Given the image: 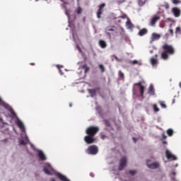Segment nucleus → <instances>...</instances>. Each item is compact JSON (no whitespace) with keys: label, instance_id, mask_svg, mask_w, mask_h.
Masks as SVG:
<instances>
[{"label":"nucleus","instance_id":"obj_25","mask_svg":"<svg viewBox=\"0 0 181 181\" xmlns=\"http://www.w3.org/2000/svg\"><path fill=\"white\" fill-rule=\"evenodd\" d=\"M175 35H181V28L180 27H177L175 28Z\"/></svg>","mask_w":181,"mask_h":181},{"label":"nucleus","instance_id":"obj_51","mask_svg":"<svg viewBox=\"0 0 181 181\" xmlns=\"http://www.w3.org/2000/svg\"><path fill=\"white\" fill-rule=\"evenodd\" d=\"M106 32H108V28H106Z\"/></svg>","mask_w":181,"mask_h":181},{"label":"nucleus","instance_id":"obj_42","mask_svg":"<svg viewBox=\"0 0 181 181\" xmlns=\"http://www.w3.org/2000/svg\"><path fill=\"white\" fill-rule=\"evenodd\" d=\"M3 141L5 142V143L8 142V139H4Z\"/></svg>","mask_w":181,"mask_h":181},{"label":"nucleus","instance_id":"obj_15","mask_svg":"<svg viewBox=\"0 0 181 181\" xmlns=\"http://www.w3.org/2000/svg\"><path fill=\"white\" fill-rule=\"evenodd\" d=\"M147 166L149 169H158V168H159V163H154L151 164L147 163Z\"/></svg>","mask_w":181,"mask_h":181},{"label":"nucleus","instance_id":"obj_10","mask_svg":"<svg viewBox=\"0 0 181 181\" xmlns=\"http://www.w3.org/2000/svg\"><path fill=\"white\" fill-rule=\"evenodd\" d=\"M160 34H158L156 33H153L151 34V42H155V40H159L160 39Z\"/></svg>","mask_w":181,"mask_h":181},{"label":"nucleus","instance_id":"obj_16","mask_svg":"<svg viewBox=\"0 0 181 181\" xmlns=\"http://www.w3.org/2000/svg\"><path fill=\"white\" fill-rule=\"evenodd\" d=\"M145 35H148V30L146 28L139 30L138 33L139 36H145Z\"/></svg>","mask_w":181,"mask_h":181},{"label":"nucleus","instance_id":"obj_23","mask_svg":"<svg viewBox=\"0 0 181 181\" xmlns=\"http://www.w3.org/2000/svg\"><path fill=\"white\" fill-rule=\"evenodd\" d=\"M17 125L20 128V129H25V125L23 124V122H22V121H21L20 119L17 121Z\"/></svg>","mask_w":181,"mask_h":181},{"label":"nucleus","instance_id":"obj_27","mask_svg":"<svg viewBox=\"0 0 181 181\" xmlns=\"http://www.w3.org/2000/svg\"><path fill=\"white\" fill-rule=\"evenodd\" d=\"M167 134H168V136H172V135H173V129H168L167 130Z\"/></svg>","mask_w":181,"mask_h":181},{"label":"nucleus","instance_id":"obj_14","mask_svg":"<svg viewBox=\"0 0 181 181\" xmlns=\"http://www.w3.org/2000/svg\"><path fill=\"white\" fill-rule=\"evenodd\" d=\"M148 94H149V95H155V88L153 87V86L152 84H151L148 87Z\"/></svg>","mask_w":181,"mask_h":181},{"label":"nucleus","instance_id":"obj_29","mask_svg":"<svg viewBox=\"0 0 181 181\" xmlns=\"http://www.w3.org/2000/svg\"><path fill=\"white\" fill-rule=\"evenodd\" d=\"M153 108L155 112H158L159 108L158 107V105L154 104V105H153Z\"/></svg>","mask_w":181,"mask_h":181},{"label":"nucleus","instance_id":"obj_32","mask_svg":"<svg viewBox=\"0 0 181 181\" xmlns=\"http://www.w3.org/2000/svg\"><path fill=\"white\" fill-rule=\"evenodd\" d=\"M173 4H174V5H177V4H180V0H172Z\"/></svg>","mask_w":181,"mask_h":181},{"label":"nucleus","instance_id":"obj_28","mask_svg":"<svg viewBox=\"0 0 181 181\" xmlns=\"http://www.w3.org/2000/svg\"><path fill=\"white\" fill-rule=\"evenodd\" d=\"M99 69L101 71V73H104V71H105V68L104 67V65L103 64H99Z\"/></svg>","mask_w":181,"mask_h":181},{"label":"nucleus","instance_id":"obj_44","mask_svg":"<svg viewBox=\"0 0 181 181\" xmlns=\"http://www.w3.org/2000/svg\"><path fill=\"white\" fill-rule=\"evenodd\" d=\"M30 66H35V63H30Z\"/></svg>","mask_w":181,"mask_h":181},{"label":"nucleus","instance_id":"obj_39","mask_svg":"<svg viewBox=\"0 0 181 181\" xmlns=\"http://www.w3.org/2000/svg\"><path fill=\"white\" fill-rule=\"evenodd\" d=\"M119 18H121L122 19H126L127 15L121 16H119Z\"/></svg>","mask_w":181,"mask_h":181},{"label":"nucleus","instance_id":"obj_48","mask_svg":"<svg viewBox=\"0 0 181 181\" xmlns=\"http://www.w3.org/2000/svg\"><path fill=\"white\" fill-rule=\"evenodd\" d=\"M72 104L71 103H69V107H72Z\"/></svg>","mask_w":181,"mask_h":181},{"label":"nucleus","instance_id":"obj_8","mask_svg":"<svg viewBox=\"0 0 181 181\" xmlns=\"http://www.w3.org/2000/svg\"><path fill=\"white\" fill-rule=\"evenodd\" d=\"M165 156H166L167 159H168V160H177V157H176L175 155L172 154V153H170L169 151V150L165 151Z\"/></svg>","mask_w":181,"mask_h":181},{"label":"nucleus","instance_id":"obj_37","mask_svg":"<svg viewBox=\"0 0 181 181\" xmlns=\"http://www.w3.org/2000/svg\"><path fill=\"white\" fill-rule=\"evenodd\" d=\"M20 145H26V142L23 140H21Z\"/></svg>","mask_w":181,"mask_h":181},{"label":"nucleus","instance_id":"obj_7","mask_svg":"<svg viewBox=\"0 0 181 181\" xmlns=\"http://www.w3.org/2000/svg\"><path fill=\"white\" fill-rule=\"evenodd\" d=\"M127 157H123L120 160V163L119 165V170H124L125 166H127Z\"/></svg>","mask_w":181,"mask_h":181},{"label":"nucleus","instance_id":"obj_21","mask_svg":"<svg viewBox=\"0 0 181 181\" xmlns=\"http://www.w3.org/2000/svg\"><path fill=\"white\" fill-rule=\"evenodd\" d=\"M81 69H83L84 71V74H87V73H88V71H90V67H88V66H87V64H83L81 66Z\"/></svg>","mask_w":181,"mask_h":181},{"label":"nucleus","instance_id":"obj_20","mask_svg":"<svg viewBox=\"0 0 181 181\" xmlns=\"http://www.w3.org/2000/svg\"><path fill=\"white\" fill-rule=\"evenodd\" d=\"M57 176L62 181H69V179H67V177L62 174L58 173Z\"/></svg>","mask_w":181,"mask_h":181},{"label":"nucleus","instance_id":"obj_41","mask_svg":"<svg viewBox=\"0 0 181 181\" xmlns=\"http://www.w3.org/2000/svg\"><path fill=\"white\" fill-rule=\"evenodd\" d=\"M162 138H163V139H166V138H168V136H166V135H165V134H163L162 135Z\"/></svg>","mask_w":181,"mask_h":181},{"label":"nucleus","instance_id":"obj_54","mask_svg":"<svg viewBox=\"0 0 181 181\" xmlns=\"http://www.w3.org/2000/svg\"><path fill=\"white\" fill-rule=\"evenodd\" d=\"M122 2H125V0H122Z\"/></svg>","mask_w":181,"mask_h":181},{"label":"nucleus","instance_id":"obj_33","mask_svg":"<svg viewBox=\"0 0 181 181\" xmlns=\"http://www.w3.org/2000/svg\"><path fill=\"white\" fill-rule=\"evenodd\" d=\"M119 76L120 77V78H124V73H122V71H119Z\"/></svg>","mask_w":181,"mask_h":181},{"label":"nucleus","instance_id":"obj_31","mask_svg":"<svg viewBox=\"0 0 181 181\" xmlns=\"http://www.w3.org/2000/svg\"><path fill=\"white\" fill-rule=\"evenodd\" d=\"M129 173H130V175H132V176H134V175H136V170H130Z\"/></svg>","mask_w":181,"mask_h":181},{"label":"nucleus","instance_id":"obj_47","mask_svg":"<svg viewBox=\"0 0 181 181\" xmlns=\"http://www.w3.org/2000/svg\"><path fill=\"white\" fill-rule=\"evenodd\" d=\"M163 144H168V142H166V141H164L163 142Z\"/></svg>","mask_w":181,"mask_h":181},{"label":"nucleus","instance_id":"obj_1","mask_svg":"<svg viewBox=\"0 0 181 181\" xmlns=\"http://www.w3.org/2000/svg\"><path fill=\"white\" fill-rule=\"evenodd\" d=\"M100 131V128L95 126H90L88 127L86 130V134L87 136H85L84 141L88 145L94 144L97 141V138L94 137L97 135V133Z\"/></svg>","mask_w":181,"mask_h":181},{"label":"nucleus","instance_id":"obj_24","mask_svg":"<svg viewBox=\"0 0 181 181\" xmlns=\"http://www.w3.org/2000/svg\"><path fill=\"white\" fill-rule=\"evenodd\" d=\"M126 25H127V28H129V29H131V28H134V25H132V23L129 20H128L126 22Z\"/></svg>","mask_w":181,"mask_h":181},{"label":"nucleus","instance_id":"obj_40","mask_svg":"<svg viewBox=\"0 0 181 181\" xmlns=\"http://www.w3.org/2000/svg\"><path fill=\"white\" fill-rule=\"evenodd\" d=\"M169 32H170L171 36H173V29H170Z\"/></svg>","mask_w":181,"mask_h":181},{"label":"nucleus","instance_id":"obj_18","mask_svg":"<svg viewBox=\"0 0 181 181\" xmlns=\"http://www.w3.org/2000/svg\"><path fill=\"white\" fill-rule=\"evenodd\" d=\"M99 46H100L102 49H105V47H107V42L103 40H99Z\"/></svg>","mask_w":181,"mask_h":181},{"label":"nucleus","instance_id":"obj_19","mask_svg":"<svg viewBox=\"0 0 181 181\" xmlns=\"http://www.w3.org/2000/svg\"><path fill=\"white\" fill-rule=\"evenodd\" d=\"M158 57V54H156V58ZM152 57L151 59V63L152 64V66H156V64H158V59Z\"/></svg>","mask_w":181,"mask_h":181},{"label":"nucleus","instance_id":"obj_53","mask_svg":"<svg viewBox=\"0 0 181 181\" xmlns=\"http://www.w3.org/2000/svg\"><path fill=\"white\" fill-rule=\"evenodd\" d=\"M139 4H141V0L139 1Z\"/></svg>","mask_w":181,"mask_h":181},{"label":"nucleus","instance_id":"obj_45","mask_svg":"<svg viewBox=\"0 0 181 181\" xmlns=\"http://www.w3.org/2000/svg\"><path fill=\"white\" fill-rule=\"evenodd\" d=\"M2 121H4V119L0 117V122H2Z\"/></svg>","mask_w":181,"mask_h":181},{"label":"nucleus","instance_id":"obj_5","mask_svg":"<svg viewBox=\"0 0 181 181\" xmlns=\"http://www.w3.org/2000/svg\"><path fill=\"white\" fill-rule=\"evenodd\" d=\"M138 86V87H139V90H140V95H141V97H142L143 98H144V93H145V86H144L143 85H142V81H139V82H138V83H134V87H135V86Z\"/></svg>","mask_w":181,"mask_h":181},{"label":"nucleus","instance_id":"obj_3","mask_svg":"<svg viewBox=\"0 0 181 181\" xmlns=\"http://www.w3.org/2000/svg\"><path fill=\"white\" fill-rule=\"evenodd\" d=\"M86 153L88 155H97L98 153V148L96 146H90L86 150Z\"/></svg>","mask_w":181,"mask_h":181},{"label":"nucleus","instance_id":"obj_6","mask_svg":"<svg viewBox=\"0 0 181 181\" xmlns=\"http://www.w3.org/2000/svg\"><path fill=\"white\" fill-rule=\"evenodd\" d=\"M98 10L97 11V18L98 19H101V15H103V12H104V8H105V4H101L100 5H99L98 6Z\"/></svg>","mask_w":181,"mask_h":181},{"label":"nucleus","instance_id":"obj_52","mask_svg":"<svg viewBox=\"0 0 181 181\" xmlns=\"http://www.w3.org/2000/svg\"><path fill=\"white\" fill-rule=\"evenodd\" d=\"M174 103H175V99H173V103L174 104Z\"/></svg>","mask_w":181,"mask_h":181},{"label":"nucleus","instance_id":"obj_36","mask_svg":"<svg viewBox=\"0 0 181 181\" xmlns=\"http://www.w3.org/2000/svg\"><path fill=\"white\" fill-rule=\"evenodd\" d=\"M164 8H165V9H169V8H170L169 4L166 3V4L164 5Z\"/></svg>","mask_w":181,"mask_h":181},{"label":"nucleus","instance_id":"obj_49","mask_svg":"<svg viewBox=\"0 0 181 181\" xmlns=\"http://www.w3.org/2000/svg\"><path fill=\"white\" fill-rule=\"evenodd\" d=\"M179 86H180V88H181V82L179 83Z\"/></svg>","mask_w":181,"mask_h":181},{"label":"nucleus","instance_id":"obj_38","mask_svg":"<svg viewBox=\"0 0 181 181\" xmlns=\"http://www.w3.org/2000/svg\"><path fill=\"white\" fill-rule=\"evenodd\" d=\"M57 68L59 69V73H60V74H63V72L62 71V69H60V66L59 65H57Z\"/></svg>","mask_w":181,"mask_h":181},{"label":"nucleus","instance_id":"obj_46","mask_svg":"<svg viewBox=\"0 0 181 181\" xmlns=\"http://www.w3.org/2000/svg\"><path fill=\"white\" fill-rule=\"evenodd\" d=\"M133 139H134V142H136V139H135V137H133Z\"/></svg>","mask_w":181,"mask_h":181},{"label":"nucleus","instance_id":"obj_26","mask_svg":"<svg viewBox=\"0 0 181 181\" xmlns=\"http://www.w3.org/2000/svg\"><path fill=\"white\" fill-rule=\"evenodd\" d=\"M158 103L160 104L161 108H166L167 106L166 104H165V102L160 100Z\"/></svg>","mask_w":181,"mask_h":181},{"label":"nucleus","instance_id":"obj_2","mask_svg":"<svg viewBox=\"0 0 181 181\" xmlns=\"http://www.w3.org/2000/svg\"><path fill=\"white\" fill-rule=\"evenodd\" d=\"M162 49L163 50L161 53V59H163V60H168L169 56L175 54V48L172 45L164 44Z\"/></svg>","mask_w":181,"mask_h":181},{"label":"nucleus","instance_id":"obj_13","mask_svg":"<svg viewBox=\"0 0 181 181\" xmlns=\"http://www.w3.org/2000/svg\"><path fill=\"white\" fill-rule=\"evenodd\" d=\"M37 153L40 160H46V159H47V158H46V155H45V153H43V151H38Z\"/></svg>","mask_w":181,"mask_h":181},{"label":"nucleus","instance_id":"obj_34","mask_svg":"<svg viewBox=\"0 0 181 181\" xmlns=\"http://www.w3.org/2000/svg\"><path fill=\"white\" fill-rule=\"evenodd\" d=\"M130 64H138V61L137 60H133L129 62Z\"/></svg>","mask_w":181,"mask_h":181},{"label":"nucleus","instance_id":"obj_50","mask_svg":"<svg viewBox=\"0 0 181 181\" xmlns=\"http://www.w3.org/2000/svg\"><path fill=\"white\" fill-rule=\"evenodd\" d=\"M66 15L69 16V13H67V11L66 12Z\"/></svg>","mask_w":181,"mask_h":181},{"label":"nucleus","instance_id":"obj_55","mask_svg":"<svg viewBox=\"0 0 181 181\" xmlns=\"http://www.w3.org/2000/svg\"><path fill=\"white\" fill-rule=\"evenodd\" d=\"M110 30H113L112 29H111Z\"/></svg>","mask_w":181,"mask_h":181},{"label":"nucleus","instance_id":"obj_4","mask_svg":"<svg viewBox=\"0 0 181 181\" xmlns=\"http://www.w3.org/2000/svg\"><path fill=\"white\" fill-rule=\"evenodd\" d=\"M52 170L53 168H52V165H50V163H47L45 164L43 172H45L46 175H53V173H52Z\"/></svg>","mask_w":181,"mask_h":181},{"label":"nucleus","instance_id":"obj_11","mask_svg":"<svg viewBox=\"0 0 181 181\" xmlns=\"http://www.w3.org/2000/svg\"><path fill=\"white\" fill-rule=\"evenodd\" d=\"M172 12L175 18H179V16H180V9L177 8V7H173L172 8Z\"/></svg>","mask_w":181,"mask_h":181},{"label":"nucleus","instance_id":"obj_30","mask_svg":"<svg viewBox=\"0 0 181 181\" xmlns=\"http://www.w3.org/2000/svg\"><path fill=\"white\" fill-rule=\"evenodd\" d=\"M81 12H83V9L81 8V7H78L76 10V13H78V15H80Z\"/></svg>","mask_w":181,"mask_h":181},{"label":"nucleus","instance_id":"obj_35","mask_svg":"<svg viewBox=\"0 0 181 181\" xmlns=\"http://www.w3.org/2000/svg\"><path fill=\"white\" fill-rule=\"evenodd\" d=\"M104 122L106 127H110L111 124H110V122H108V120H104Z\"/></svg>","mask_w":181,"mask_h":181},{"label":"nucleus","instance_id":"obj_12","mask_svg":"<svg viewBox=\"0 0 181 181\" xmlns=\"http://www.w3.org/2000/svg\"><path fill=\"white\" fill-rule=\"evenodd\" d=\"M160 19V16H154L150 21V26H155L156 22Z\"/></svg>","mask_w":181,"mask_h":181},{"label":"nucleus","instance_id":"obj_9","mask_svg":"<svg viewBox=\"0 0 181 181\" xmlns=\"http://www.w3.org/2000/svg\"><path fill=\"white\" fill-rule=\"evenodd\" d=\"M4 107H5V109L7 110V111H9V112L11 115V117L13 118H16V113L15 112V111L13 110L12 107H11V105H4Z\"/></svg>","mask_w":181,"mask_h":181},{"label":"nucleus","instance_id":"obj_43","mask_svg":"<svg viewBox=\"0 0 181 181\" xmlns=\"http://www.w3.org/2000/svg\"><path fill=\"white\" fill-rule=\"evenodd\" d=\"M115 60H118V57L115 56Z\"/></svg>","mask_w":181,"mask_h":181},{"label":"nucleus","instance_id":"obj_17","mask_svg":"<svg viewBox=\"0 0 181 181\" xmlns=\"http://www.w3.org/2000/svg\"><path fill=\"white\" fill-rule=\"evenodd\" d=\"M6 105H9V104L5 103L2 99L0 98V111H4V108H5Z\"/></svg>","mask_w":181,"mask_h":181},{"label":"nucleus","instance_id":"obj_22","mask_svg":"<svg viewBox=\"0 0 181 181\" xmlns=\"http://www.w3.org/2000/svg\"><path fill=\"white\" fill-rule=\"evenodd\" d=\"M89 94L92 97H95V94L97 93V90L96 89H88V90Z\"/></svg>","mask_w":181,"mask_h":181}]
</instances>
